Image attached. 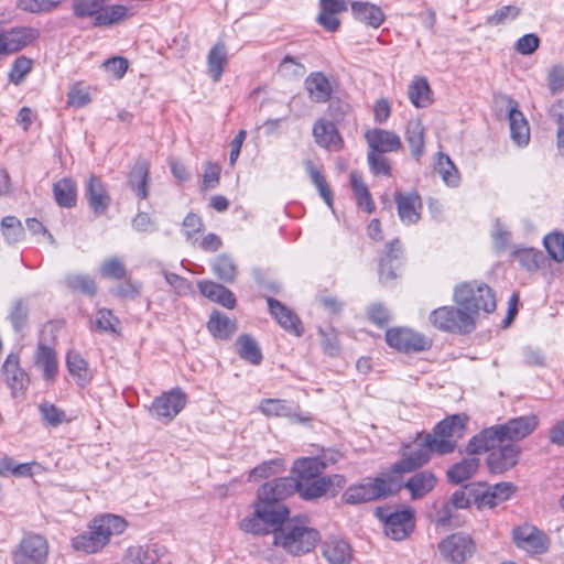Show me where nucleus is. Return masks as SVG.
Returning a JSON list of instances; mask_svg holds the SVG:
<instances>
[{"instance_id": "nucleus-1", "label": "nucleus", "mask_w": 564, "mask_h": 564, "mask_svg": "<svg viewBox=\"0 0 564 564\" xmlns=\"http://www.w3.org/2000/svg\"><path fill=\"white\" fill-rule=\"evenodd\" d=\"M319 539L318 531L301 519L286 521L273 530V544L292 556H302L312 552Z\"/></svg>"}, {"instance_id": "nucleus-2", "label": "nucleus", "mask_w": 564, "mask_h": 564, "mask_svg": "<svg viewBox=\"0 0 564 564\" xmlns=\"http://www.w3.org/2000/svg\"><path fill=\"white\" fill-rule=\"evenodd\" d=\"M400 489L401 482L399 477L384 473L376 478H367L362 482L349 486L341 498L346 503L359 505L387 498Z\"/></svg>"}, {"instance_id": "nucleus-3", "label": "nucleus", "mask_w": 564, "mask_h": 564, "mask_svg": "<svg viewBox=\"0 0 564 564\" xmlns=\"http://www.w3.org/2000/svg\"><path fill=\"white\" fill-rule=\"evenodd\" d=\"M454 302L457 306L471 313L473 321L480 311L489 314L496 310V295L484 282H463L454 289Z\"/></svg>"}, {"instance_id": "nucleus-4", "label": "nucleus", "mask_w": 564, "mask_h": 564, "mask_svg": "<svg viewBox=\"0 0 564 564\" xmlns=\"http://www.w3.org/2000/svg\"><path fill=\"white\" fill-rule=\"evenodd\" d=\"M538 425L535 415L520 416L509 420L506 424H500L482 430L474 436V444L480 442L499 443L508 441L514 443L530 435Z\"/></svg>"}, {"instance_id": "nucleus-5", "label": "nucleus", "mask_w": 564, "mask_h": 564, "mask_svg": "<svg viewBox=\"0 0 564 564\" xmlns=\"http://www.w3.org/2000/svg\"><path fill=\"white\" fill-rule=\"evenodd\" d=\"M474 437L467 445L469 454H479L488 452L487 465L491 473L502 474L503 471L512 468L519 459L520 448L517 444L502 441L499 443L480 442L475 445Z\"/></svg>"}, {"instance_id": "nucleus-6", "label": "nucleus", "mask_w": 564, "mask_h": 564, "mask_svg": "<svg viewBox=\"0 0 564 564\" xmlns=\"http://www.w3.org/2000/svg\"><path fill=\"white\" fill-rule=\"evenodd\" d=\"M467 420L465 414L451 415L436 424L433 434H427L437 454L454 452L457 441L464 435Z\"/></svg>"}, {"instance_id": "nucleus-7", "label": "nucleus", "mask_w": 564, "mask_h": 564, "mask_svg": "<svg viewBox=\"0 0 564 564\" xmlns=\"http://www.w3.org/2000/svg\"><path fill=\"white\" fill-rule=\"evenodd\" d=\"M429 319L435 328L448 333L469 334L476 327L471 313L459 306H441L430 314Z\"/></svg>"}, {"instance_id": "nucleus-8", "label": "nucleus", "mask_w": 564, "mask_h": 564, "mask_svg": "<svg viewBox=\"0 0 564 564\" xmlns=\"http://www.w3.org/2000/svg\"><path fill=\"white\" fill-rule=\"evenodd\" d=\"M186 394L181 388H174L156 397L151 406L150 414L163 423H170L185 408Z\"/></svg>"}, {"instance_id": "nucleus-9", "label": "nucleus", "mask_w": 564, "mask_h": 564, "mask_svg": "<svg viewBox=\"0 0 564 564\" xmlns=\"http://www.w3.org/2000/svg\"><path fill=\"white\" fill-rule=\"evenodd\" d=\"M387 344L401 352H417L430 348L431 341L422 334L406 327H393L386 333Z\"/></svg>"}, {"instance_id": "nucleus-10", "label": "nucleus", "mask_w": 564, "mask_h": 564, "mask_svg": "<svg viewBox=\"0 0 564 564\" xmlns=\"http://www.w3.org/2000/svg\"><path fill=\"white\" fill-rule=\"evenodd\" d=\"M48 555V543L39 534H29L22 539L13 553L14 564H45Z\"/></svg>"}, {"instance_id": "nucleus-11", "label": "nucleus", "mask_w": 564, "mask_h": 564, "mask_svg": "<svg viewBox=\"0 0 564 564\" xmlns=\"http://www.w3.org/2000/svg\"><path fill=\"white\" fill-rule=\"evenodd\" d=\"M376 514L383 521L387 536L395 541L405 539L413 529L412 509L388 513L386 509L377 508Z\"/></svg>"}, {"instance_id": "nucleus-12", "label": "nucleus", "mask_w": 564, "mask_h": 564, "mask_svg": "<svg viewBox=\"0 0 564 564\" xmlns=\"http://www.w3.org/2000/svg\"><path fill=\"white\" fill-rule=\"evenodd\" d=\"M512 541L519 549L530 554H542L549 549V539L544 532L529 523L512 530Z\"/></svg>"}, {"instance_id": "nucleus-13", "label": "nucleus", "mask_w": 564, "mask_h": 564, "mask_svg": "<svg viewBox=\"0 0 564 564\" xmlns=\"http://www.w3.org/2000/svg\"><path fill=\"white\" fill-rule=\"evenodd\" d=\"M438 550L445 561L462 564L474 554L475 544L468 535L455 533L441 541Z\"/></svg>"}, {"instance_id": "nucleus-14", "label": "nucleus", "mask_w": 564, "mask_h": 564, "mask_svg": "<svg viewBox=\"0 0 564 564\" xmlns=\"http://www.w3.org/2000/svg\"><path fill=\"white\" fill-rule=\"evenodd\" d=\"M436 453L434 448V443L431 441L430 436L425 434L423 442L417 444L414 448H412L404 457L397 462L393 467V474H403L410 473L422 465L426 464L430 460L431 454Z\"/></svg>"}, {"instance_id": "nucleus-15", "label": "nucleus", "mask_w": 564, "mask_h": 564, "mask_svg": "<svg viewBox=\"0 0 564 564\" xmlns=\"http://www.w3.org/2000/svg\"><path fill=\"white\" fill-rule=\"evenodd\" d=\"M167 554L165 546L158 543L150 545H133L127 549L123 564H156Z\"/></svg>"}, {"instance_id": "nucleus-16", "label": "nucleus", "mask_w": 564, "mask_h": 564, "mask_svg": "<svg viewBox=\"0 0 564 564\" xmlns=\"http://www.w3.org/2000/svg\"><path fill=\"white\" fill-rule=\"evenodd\" d=\"M295 491L299 492L300 497L305 500H313L324 496L334 484L341 487L344 477L335 475L333 477H318L310 480H295Z\"/></svg>"}, {"instance_id": "nucleus-17", "label": "nucleus", "mask_w": 564, "mask_h": 564, "mask_svg": "<svg viewBox=\"0 0 564 564\" xmlns=\"http://www.w3.org/2000/svg\"><path fill=\"white\" fill-rule=\"evenodd\" d=\"M296 482L294 478H278L262 485L258 490V499L273 503H282L281 501L293 492H295Z\"/></svg>"}, {"instance_id": "nucleus-18", "label": "nucleus", "mask_w": 564, "mask_h": 564, "mask_svg": "<svg viewBox=\"0 0 564 564\" xmlns=\"http://www.w3.org/2000/svg\"><path fill=\"white\" fill-rule=\"evenodd\" d=\"M127 527L126 521L115 514H106L96 518L89 525V530L98 539L102 546H105L112 535L120 534Z\"/></svg>"}, {"instance_id": "nucleus-19", "label": "nucleus", "mask_w": 564, "mask_h": 564, "mask_svg": "<svg viewBox=\"0 0 564 564\" xmlns=\"http://www.w3.org/2000/svg\"><path fill=\"white\" fill-rule=\"evenodd\" d=\"M3 373L13 397L24 393L29 386V376L20 367L19 356L10 354L3 364Z\"/></svg>"}, {"instance_id": "nucleus-20", "label": "nucleus", "mask_w": 564, "mask_h": 564, "mask_svg": "<svg viewBox=\"0 0 564 564\" xmlns=\"http://www.w3.org/2000/svg\"><path fill=\"white\" fill-rule=\"evenodd\" d=\"M40 36L37 29L30 26L2 30V39L7 54H11L32 44Z\"/></svg>"}, {"instance_id": "nucleus-21", "label": "nucleus", "mask_w": 564, "mask_h": 564, "mask_svg": "<svg viewBox=\"0 0 564 564\" xmlns=\"http://www.w3.org/2000/svg\"><path fill=\"white\" fill-rule=\"evenodd\" d=\"M365 139L371 151L379 153L394 152L401 149L400 137L388 130L372 129L365 133Z\"/></svg>"}, {"instance_id": "nucleus-22", "label": "nucleus", "mask_w": 564, "mask_h": 564, "mask_svg": "<svg viewBox=\"0 0 564 564\" xmlns=\"http://www.w3.org/2000/svg\"><path fill=\"white\" fill-rule=\"evenodd\" d=\"M313 135L316 143L327 150L340 151L344 148V141L333 122L326 120L315 122Z\"/></svg>"}, {"instance_id": "nucleus-23", "label": "nucleus", "mask_w": 564, "mask_h": 564, "mask_svg": "<svg viewBox=\"0 0 564 564\" xmlns=\"http://www.w3.org/2000/svg\"><path fill=\"white\" fill-rule=\"evenodd\" d=\"M394 198L401 221L406 225L415 224L420 219L421 197L416 193H397Z\"/></svg>"}, {"instance_id": "nucleus-24", "label": "nucleus", "mask_w": 564, "mask_h": 564, "mask_svg": "<svg viewBox=\"0 0 564 564\" xmlns=\"http://www.w3.org/2000/svg\"><path fill=\"white\" fill-rule=\"evenodd\" d=\"M270 313L275 318V321L283 327L285 330L293 333L296 336H301L303 333V327L300 318L285 305H283L278 300L272 297H268L267 300Z\"/></svg>"}, {"instance_id": "nucleus-25", "label": "nucleus", "mask_w": 564, "mask_h": 564, "mask_svg": "<svg viewBox=\"0 0 564 564\" xmlns=\"http://www.w3.org/2000/svg\"><path fill=\"white\" fill-rule=\"evenodd\" d=\"M86 197L89 207L98 215L105 214L110 205V196L105 184L95 175H91L86 184Z\"/></svg>"}, {"instance_id": "nucleus-26", "label": "nucleus", "mask_w": 564, "mask_h": 564, "mask_svg": "<svg viewBox=\"0 0 564 564\" xmlns=\"http://www.w3.org/2000/svg\"><path fill=\"white\" fill-rule=\"evenodd\" d=\"M509 124L511 139L518 145H525L530 140V128L524 115L518 109V104L510 100Z\"/></svg>"}, {"instance_id": "nucleus-27", "label": "nucleus", "mask_w": 564, "mask_h": 564, "mask_svg": "<svg viewBox=\"0 0 564 564\" xmlns=\"http://www.w3.org/2000/svg\"><path fill=\"white\" fill-rule=\"evenodd\" d=\"M34 362L43 371L45 381H55L58 371V361L55 350L52 347L40 344L37 346Z\"/></svg>"}, {"instance_id": "nucleus-28", "label": "nucleus", "mask_w": 564, "mask_h": 564, "mask_svg": "<svg viewBox=\"0 0 564 564\" xmlns=\"http://www.w3.org/2000/svg\"><path fill=\"white\" fill-rule=\"evenodd\" d=\"M323 556L330 564H349L352 558V550L346 541L332 538L323 545Z\"/></svg>"}, {"instance_id": "nucleus-29", "label": "nucleus", "mask_w": 564, "mask_h": 564, "mask_svg": "<svg viewBox=\"0 0 564 564\" xmlns=\"http://www.w3.org/2000/svg\"><path fill=\"white\" fill-rule=\"evenodd\" d=\"M305 88L314 102H326L332 96L330 83L321 72L312 73L306 77Z\"/></svg>"}, {"instance_id": "nucleus-30", "label": "nucleus", "mask_w": 564, "mask_h": 564, "mask_svg": "<svg viewBox=\"0 0 564 564\" xmlns=\"http://www.w3.org/2000/svg\"><path fill=\"white\" fill-rule=\"evenodd\" d=\"M327 463L319 457H302L295 460L292 473L294 480H310L318 478L326 468Z\"/></svg>"}, {"instance_id": "nucleus-31", "label": "nucleus", "mask_w": 564, "mask_h": 564, "mask_svg": "<svg viewBox=\"0 0 564 564\" xmlns=\"http://www.w3.org/2000/svg\"><path fill=\"white\" fill-rule=\"evenodd\" d=\"M256 507L261 513L262 519L269 530L276 525L281 527L282 524L286 523L285 519L289 516V509L283 503H273L258 499Z\"/></svg>"}, {"instance_id": "nucleus-32", "label": "nucleus", "mask_w": 564, "mask_h": 564, "mask_svg": "<svg viewBox=\"0 0 564 564\" xmlns=\"http://www.w3.org/2000/svg\"><path fill=\"white\" fill-rule=\"evenodd\" d=\"M199 291L210 301L217 302L227 308H234L236 297L234 293L221 284L213 281H200L198 283Z\"/></svg>"}, {"instance_id": "nucleus-33", "label": "nucleus", "mask_w": 564, "mask_h": 564, "mask_svg": "<svg viewBox=\"0 0 564 564\" xmlns=\"http://www.w3.org/2000/svg\"><path fill=\"white\" fill-rule=\"evenodd\" d=\"M437 479L431 471H420L413 475L405 482V488L409 489L412 499H420L426 496L436 486Z\"/></svg>"}, {"instance_id": "nucleus-34", "label": "nucleus", "mask_w": 564, "mask_h": 564, "mask_svg": "<svg viewBox=\"0 0 564 564\" xmlns=\"http://www.w3.org/2000/svg\"><path fill=\"white\" fill-rule=\"evenodd\" d=\"M351 10L357 20L375 29L379 28L384 21L383 11L378 6L369 2H354Z\"/></svg>"}, {"instance_id": "nucleus-35", "label": "nucleus", "mask_w": 564, "mask_h": 564, "mask_svg": "<svg viewBox=\"0 0 564 564\" xmlns=\"http://www.w3.org/2000/svg\"><path fill=\"white\" fill-rule=\"evenodd\" d=\"M511 257L529 272L538 271L545 263L543 252L534 248L518 247L512 250Z\"/></svg>"}, {"instance_id": "nucleus-36", "label": "nucleus", "mask_w": 564, "mask_h": 564, "mask_svg": "<svg viewBox=\"0 0 564 564\" xmlns=\"http://www.w3.org/2000/svg\"><path fill=\"white\" fill-rule=\"evenodd\" d=\"M405 140L409 143L413 158L419 161L424 153V127L419 119L406 123Z\"/></svg>"}, {"instance_id": "nucleus-37", "label": "nucleus", "mask_w": 564, "mask_h": 564, "mask_svg": "<svg viewBox=\"0 0 564 564\" xmlns=\"http://www.w3.org/2000/svg\"><path fill=\"white\" fill-rule=\"evenodd\" d=\"M480 460L477 457H467L462 462L453 465L447 470V478L453 484H462L471 478L479 469Z\"/></svg>"}, {"instance_id": "nucleus-38", "label": "nucleus", "mask_w": 564, "mask_h": 564, "mask_svg": "<svg viewBox=\"0 0 564 564\" xmlns=\"http://www.w3.org/2000/svg\"><path fill=\"white\" fill-rule=\"evenodd\" d=\"M149 181V163L147 161H138L129 176V184L133 193L144 199L148 197Z\"/></svg>"}, {"instance_id": "nucleus-39", "label": "nucleus", "mask_w": 564, "mask_h": 564, "mask_svg": "<svg viewBox=\"0 0 564 564\" xmlns=\"http://www.w3.org/2000/svg\"><path fill=\"white\" fill-rule=\"evenodd\" d=\"M54 198L58 206L64 208H72L76 204L77 188L76 183L65 177L59 180L53 185Z\"/></svg>"}, {"instance_id": "nucleus-40", "label": "nucleus", "mask_w": 564, "mask_h": 564, "mask_svg": "<svg viewBox=\"0 0 564 564\" xmlns=\"http://www.w3.org/2000/svg\"><path fill=\"white\" fill-rule=\"evenodd\" d=\"M226 65V46L221 43H218L210 48L207 56L208 74L215 83L220 80Z\"/></svg>"}, {"instance_id": "nucleus-41", "label": "nucleus", "mask_w": 564, "mask_h": 564, "mask_svg": "<svg viewBox=\"0 0 564 564\" xmlns=\"http://www.w3.org/2000/svg\"><path fill=\"white\" fill-rule=\"evenodd\" d=\"M435 171L441 175L443 182L451 187L458 186L460 175L448 155L440 152L435 159Z\"/></svg>"}, {"instance_id": "nucleus-42", "label": "nucleus", "mask_w": 564, "mask_h": 564, "mask_svg": "<svg viewBox=\"0 0 564 564\" xmlns=\"http://www.w3.org/2000/svg\"><path fill=\"white\" fill-rule=\"evenodd\" d=\"M66 366L69 373L76 379L80 387L90 381V373L86 360L76 351H69L66 356Z\"/></svg>"}, {"instance_id": "nucleus-43", "label": "nucleus", "mask_w": 564, "mask_h": 564, "mask_svg": "<svg viewBox=\"0 0 564 564\" xmlns=\"http://www.w3.org/2000/svg\"><path fill=\"white\" fill-rule=\"evenodd\" d=\"M350 184L358 206L364 208L369 214L372 213L375 210V202L372 200L368 187L364 183L360 173L356 171L350 173Z\"/></svg>"}, {"instance_id": "nucleus-44", "label": "nucleus", "mask_w": 564, "mask_h": 564, "mask_svg": "<svg viewBox=\"0 0 564 564\" xmlns=\"http://www.w3.org/2000/svg\"><path fill=\"white\" fill-rule=\"evenodd\" d=\"M207 327L215 337L220 339L229 338L237 329L235 322L219 312L210 315Z\"/></svg>"}, {"instance_id": "nucleus-45", "label": "nucleus", "mask_w": 564, "mask_h": 564, "mask_svg": "<svg viewBox=\"0 0 564 564\" xmlns=\"http://www.w3.org/2000/svg\"><path fill=\"white\" fill-rule=\"evenodd\" d=\"M408 95L416 108H424L431 104V88L425 78L414 79L409 86Z\"/></svg>"}, {"instance_id": "nucleus-46", "label": "nucleus", "mask_w": 564, "mask_h": 564, "mask_svg": "<svg viewBox=\"0 0 564 564\" xmlns=\"http://www.w3.org/2000/svg\"><path fill=\"white\" fill-rule=\"evenodd\" d=\"M129 17V9L124 6L105 7L101 13L97 14L94 20L95 26H110L117 24Z\"/></svg>"}, {"instance_id": "nucleus-47", "label": "nucleus", "mask_w": 564, "mask_h": 564, "mask_svg": "<svg viewBox=\"0 0 564 564\" xmlns=\"http://www.w3.org/2000/svg\"><path fill=\"white\" fill-rule=\"evenodd\" d=\"M237 351L239 356L251 362L252 365H259L262 360V354L257 341L248 336L242 335L237 339L236 343Z\"/></svg>"}, {"instance_id": "nucleus-48", "label": "nucleus", "mask_w": 564, "mask_h": 564, "mask_svg": "<svg viewBox=\"0 0 564 564\" xmlns=\"http://www.w3.org/2000/svg\"><path fill=\"white\" fill-rule=\"evenodd\" d=\"M259 410L265 416H293L295 415L294 406L286 400L264 399L260 402Z\"/></svg>"}, {"instance_id": "nucleus-49", "label": "nucleus", "mask_w": 564, "mask_h": 564, "mask_svg": "<svg viewBox=\"0 0 564 564\" xmlns=\"http://www.w3.org/2000/svg\"><path fill=\"white\" fill-rule=\"evenodd\" d=\"M2 236L4 240L14 245L24 239V229L21 221L14 216H7L1 221Z\"/></svg>"}, {"instance_id": "nucleus-50", "label": "nucleus", "mask_w": 564, "mask_h": 564, "mask_svg": "<svg viewBox=\"0 0 564 564\" xmlns=\"http://www.w3.org/2000/svg\"><path fill=\"white\" fill-rule=\"evenodd\" d=\"M214 273L225 282L235 280L237 268L232 259L227 254H219L212 264Z\"/></svg>"}, {"instance_id": "nucleus-51", "label": "nucleus", "mask_w": 564, "mask_h": 564, "mask_svg": "<svg viewBox=\"0 0 564 564\" xmlns=\"http://www.w3.org/2000/svg\"><path fill=\"white\" fill-rule=\"evenodd\" d=\"M278 73L286 79H299L306 73V68L296 58L286 55L279 64Z\"/></svg>"}, {"instance_id": "nucleus-52", "label": "nucleus", "mask_w": 564, "mask_h": 564, "mask_svg": "<svg viewBox=\"0 0 564 564\" xmlns=\"http://www.w3.org/2000/svg\"><path fill=\"white\" fill-rule=\"evenodd\" d=\"M107 2L108 0H75L73 8L77 17H94L95 20L97 14L101 13Z\"/></svg>"}, {"instance_id": "nucleus-53", "label": "nucleus", "mask_w": 564, "mask_h": 564, "mask_svg": "<svg viewBox=\"0 0 564 564\" xmlns=\"http://www.w3.org/2000/svg\"><path fill=\"white\" fill-rule=\"evenodd\" d=\"M544 247L549 256L556 262L564 261V235L561 232H552L544 237Z\"/></svg>"}, {"instance_id": "nucleus-54", "label": "nucleus", "mask_w": 564, "mask_h": 564, "mask_svg": "<svg viewBox=\"0 0 564 564\" xmlns=\"http://www.w3.org/2000/svg\"><path fill=\"white\" fill-rule=\"evenodd\" d=\"M240 529L243 532L251 533L254 535H262L270 532L265 525L261 513L254 506V512L251 516L243 518L240 522Z\"/></svg>"}, {"instance_id": "nucleus-55", "label": "nucleus", "mask_w": 564, "mask_h": 564, "mask_svg": "<svg viewBox=\"0 0 564 564\" xmlns=\"http://www.w3.org/2000/svg\"><path fill=\"white\" fill-rule=\"evenodd\" d=\"M29 306L23 300H17L12 303L9 319L15 332H20L28 323Z\"/></svg>"}, {"instance_id": "nucleus-56", "label": "nucleus", "mask_w": 564, "mask_h": 564, "mask_svg": "<svg viewBox=\"0 0 564 564\" xmlns=\"http://www.w3.org/2000/svg\"><path fill=\"white\" fill-rule=\"evenodd\" d=\"M520 8L517 6H505L496 10L491 15L486 18V24L489 26H499L508 21L516 20L520 14Z\"/></svg>"}, {"instance_id": "nucleus-57", "label": "nucleus", "mask_w": 564, "mask_h": 564, "mask_svg": "<svg viewBox=\"0 0 564 564\" xmlns=\"http://www.w3.org/2000/svg\"><path fill=\"white\" fill-rule=\"evenodd\" d=\"M65 282L66 285L74 291H79L87 295H94L96 293L95 281L88 275L68 274Z\"/></svg>"}, {"instance_id": "nucleus-58", "label": "nucleus", "mask_w": 564, "mask_h": 564, "mask_svg": "<svg viewBox=\"0 0 564 564\" xmlns=\"http://www.w3.org/2000/svg\"><path fill=\"white\" fill-rule=\"evenodd\" d=\"M72 545L75 550L85 553H96L104 547L90 530L75 536L72 541Z\"/></svg>"}, {"instance_id": "nucleus-59", "label": "nucleus", "mask_w": 564, "mask_h": 564, "mask_svg": "<svg viewBox=\"0 0 564 564\" xmlns=\"http://www.w3.org/2000/svg\"><path fill=\"white\" fill-rule=\"evenodd\" d=\"M100 273L104 278L120 280L126 276L127 270L122 261L113 257L101 263Z\"/></svg>"}, {"instance_id": "nucleus-60", "label": "nucleus", "mask_w": 564, "mask_h": 564, "mask_svg": "<svg viewBox=\"0 0 564 564\" xmlns=\"http://www.w3.org/2000/svg\"><path fill=\"white\" fill-rule=\"evenodd\" d=\"M39 410L43 420L52 426H58L66 420L65 412L52 403L44 402Z\"/></svg>"}, {"instance_id": "nucleus-61", "label": "nucleus", "mask_w": 564, "mask_h": 564, "mask_svg": "<svg viewBox=\"0 0 564 564\" xmlns=\"http://www.w3.org/2000/svg\"><path fill=\"white\" fill-rule=\"evenodd\" d=\"M31 69L32 61L25 56H20L13 62L9 78L13 84L19 85Z\"/></svg>"}, {"instance_id": "nucleus-62", "label": "nucleus", "mask_w": 564, "mask_h": 564, "mask_svg": "<svg viewBox=\"0 0 564 564\" xmlns=\"http://www.w3.org/2000/svg\"><path fill=\"white\" fill-rule=\"evenodd\" d=\"M119 319L112 314L110 310L101 308L97 312L95 327L100 332H117Z\"/></svg>"}, {"instance_id": "nucleus-63", "label": "nucleus", "mask_w": 564, "mask_h": 564, "mask_svg": "<svg viewBox=\"0 0 564 564\" xmlns=\"http://www.w3.org/2000/svg\"><path fill=\"white\" fill-rule=\"evenodd\" d=\"M104 69L113 78L121 79L128 70V59L121 56H115L102 63Z\"/></svg>"}, {"instance_id": "nucleus-64", "label": "nucleus", "mask_w": 564, "mask_h": 564, "mask_svg": "<svg viewBox=\"0 0 564 564\" xmlns=\"http://www.w3.org/2000/svg\"><path fill=\"white\" fill-rule=\"evenodd\" d=\"M283 466L282 459H272L263 462L259 466L254 467L249 475L250 480H258L260 478H267L273 474H276Z\"/></svg>"}]
</instances>
